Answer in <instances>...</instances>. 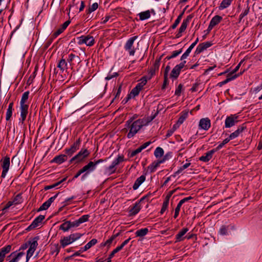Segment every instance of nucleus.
Returning a JSON list of instances; mask_svg holds the SVG:
<instances>
[{
	"label": "nucleus",
	"instance_id": "12",
	"mask_svg": "<svg viewBox=\"0 0 262 262\" xmlns=\"http://www.w3.org/2000/svg\"><path fill=\"white\" fill-rule=\"evenodd\" d=\"M45 216L40 215L36 217L31 224L27 228V230H31L39 226V224L45 219Z\"/></svg>",
	"mask_w": 262,
	"mask_h": 262
},
{
	"label": "nucleus",
	"instance_id": "46",
	"mask_svg": "<svg viewBox=\"0 0 262 262\" xmlns=\"http://www.w3.org/2000/svg\"><path fill=\"white\" fill-rule=\"evenodd\" d=\"M83 234L80 233H75L73 234H71L69 236L72 239V241L74 242L75 241L80 238Z\"/></svg>",
	"mask_w": 262,
	"mask_h": 262
},
{
	"label": "nucleus",
	"instance_id": "13",
	"mask_svg": "<svg viewBox=\"0 0 262 262\" xmlns=\"http://www.w3.org/2000/svg\"><path fill=\"white\" fill-rule=\"evenodd\" d=\"M212 43L210 42L207 41L205 42H203L199 44L194 52L195 55H198L204 51L205 50H206L207 48L211 46Z\"/></svg>",
	"mask_w": 262,
	"mask_h": 262
},
{
	"label": "nucleus",
	"instance_id": "7",
	"mask_svg": "<svg viewBox=\"0 0 262 262\" xmlns=\"http://www.w3.org/2000/svg\"><path fill=\"white\" fill-rule=\"evenodd\" d=\"M90 155V152L86 149H81V150L70 161L72 163L73 161L76 160L77 162L81 161L83 159L87 157Z\"/></svg>",
	"mask_w": 262,
	"mask_h": 262
},
{
	"label": "nucleus",
	"instance_id": "52",
	"mask_svg": "<svg viewBox=\"0 0 262 262\" xmlns=\"http://www.w3.org/2000/svg\"><path fill=\"white\" fill-rule=\"evenodd\" d=\"M244 59H243L240 62L237 64V66L235 68V69L231 72L229 74V75L230 76H231L232 75H233V74L235 73L238 70V69H239L241 64H242V63L244 61Z\"/></svg>",
	"mask_w": 262,
	"mask_h": 262
},
{
	"label": "nucleus",
	"instance_id": "50",
	"mask_svg": "<svg viewBox=\"0 0 262 262\" xmlns=\"http://www.w3.org/2000/svg\"><path fill=\"white\" fill-rule=\"evenodd\" d=\"M98 7V4L97 3H95L92 4V6H90L89 8L87 10L88 13H91L93 11H95Z\"/></svg>",
	"mask_w": 262,
	"mask_h": 262
},
{
	"label": "nucleus",
	"instance_id": "40",
	"mask_svg": "<svg viewBox=\"0 0 262 262\" xmlns=\"http://www.w3.org/2000/svg\"><path fill=\"white\" fill-rule=\"evenodd\" d=\"M184 11H183L177 17V18L176 19L174 24L171 26V28L174 29H175L178 24L180 23V21L181 20L182 17L183 16V15L184 14Z\"/></svg>",
	"mask_w": 262,
	"mask_h": 262
},
{
	"label": "nucleus",
	"instance_id": "62",
	"mask_svg": "<svg viewBox=\"0 0 262 262\" xmlns=\"http://www.w3.org/2000/svg\"><path fill=\"white\" fill-rule=\"evenodd\" d=\"M12 110L7 109V112H6V120L7 121H9L11 117H12Z\"/></svg>",
	"mask_w": 262,
	"mask_h": 262
},
{
	"label": "nucleus",
	"instance_id": "61",
	"mask_svg": "<svg viewBox=\"0 0 262 262\" xmlns=\"http://www.w3.org/2000/svg\"><path fill=\"white\" fill-rule=\"evenodd\" d=\"M183 88V85L182 84H180L177 89L175 91V95L177 96H180L181 93V91Z\"/></svg>",
	"mask_w": 262,
	"mask_h": 262
},
{
	"label": "nucleus",
	"instance_id": "32",
	"mask_svg": "<svg viewBox=\"0 0 262 262\" xmlns=\"http://www.w3.org/2000/svg\"><path fill=\"white\" fill-rule=\"evenodd\" d=\"M163 163V160H159L156 162H153L150 165L148 166V168L150 169V171L154 172L156 169L160 165L161 163Z\"/></svg>",
	"mask_w": 262,
	"mask_h": 262
},
{
	"label": "nucleus",
	"instance_id": "27",
	"mask_svg": "<svg viewBox=\"0 0 262 262\" xmlns=\"http://www.w3.org/2000/svg\"><path fill=\"white\" fill-rule=\"evenodd\" d=\"M73 242L69 235L68 236H64L60 239V243L62 248H64L67 245L72 243Z\"/></svg>",
	"mask_w": 262,
	"mask_h": 262
},
{
	"label": "nucleus",
	"instance_id": "6",
	"mask_svg": "<svg viewBox=\"0 0 262 262\" xmlns=\"http://www.w3.org/2000/svg\"><path fill=\"white\" fill-rule=\"evenodd\" d=\"M193 17L192 14H190L187 16L186 18L183 20V22L179 29L178 33L176 35V38H178L182 36V33L186 30L188 24Z\"/></svg>",
	"mask_w": 262,
	"mask_h": 262
},
{
	"label": "nucleus",
	"instance_id": "54",
	"mask_svg": "<svg viewBox=\"0 0 262 262\" xmlns=\"http://www.w3.org/2000/svg\"><path fill=\"white\" fill-rule=\"evenodd\" d=\"M64 31L63 29H62L61 27L57 29L56 31H55L52 35L53 38H56L58 35H59L61 33H62Z\"/></svg>",
	"mask_w": 262,
	"mask_h": 262
},
{
	"label": "nucleus",
	"instance_id": "10",
	"mask_svg": "<svg viewBox=\"0 0 262 262\" xmlns=\"http://www.w3.org/2000/svg\"><path fill=\"white\" fill-rule=\"evenodd\" d=\"M81 143L80 138L78 139L69 148L66 149V153L69 156H71L79 147Z\"/></svg>",
	"mask_w": 262,
	"mask_h": 262
},
{
	"label": "nucleus",
	"instance_id": "9",
	"mask_svg": "<svg viewBox=\"0 0 262 262\" xmlns=\"http://www.w3.org/2000/svg\"><path fill=\"white\" fill-rule=\"evenodd\" d=\"M237 116L236 115H231L227 117L225 120V126L226 128L231 127L237 122Z\"/></svg>",
	"mask_w": 262,
	"mask_h": 262
},
{
	"label": "nucleus",
	"instance_id": "49",
	"mask_svg": "<svg viewBox=\"0 0 262 262\" xmlns=\"http://www.w3.org/2000/svg\"><path fill=\"white\" fill-rule=\"evenodd\" d=\"M50 206V204L47 202L43 203L42 205L37 209V211L39 212L42 210H47Z\"/></svg>",
	"mask_w": 262,
	"mask_h": 262
},
{
	"label": "nucleus",
	"instance_id": "53",
	"mask_svg": "<svg viewBox=\"0 0 262 262\" xmlns=\"http://www.w3.org/2000/svg\"><path fill=\"white\" fill-rule=\"evenodd\" d=\"M119 74L117 72H115L113 74L109 73L108 75L105 78L106 80H110L114 77L118 76Z\"/></svg>",
	"mask_w": 262,
	"mask_h": 262
},
{
	"label": "nucleus",
	"instance_id": "43",
	"mask_svg": "<svg viewBox=\"0 0 262 262\" xmlns=\"http://www.w3.org/2000/svg\"><path fill=\"white\" fill-rule=\"evenodd\" d=\"M29 93H30L29 91H26L23 93L22 97H21L20 104H26L25 103L29 98Z\"/></svg>",
	"mask_w": 262,
	"mask_h": 262
},
{
	"label": "nucleus",
	"instance_id": "11",
	"mask_svg": "<svg viewBox=\"0 0 262 262\" xmlns=\"http://www.w3.org/2000/svg\"><path fill=\"white\" fill-rule=\"evenodd\" d=\"M12 250V246L8 245L0 249V262H3L6 257V254L9 253Z\"/></svg>",
	"mask_w": 262,
	"mask_h": 262
},
{
	"label": "nucleus",
	"instance_id": "45",
	"mask_svg": "<svg viewBox=\"0 0 262 262\" xmlns=\"http://www.w3.org/2000/svg\"><path fill=\"white\" fill-rule=\"evenodd\" d=\"M59 251L60 247H59L58 244H55L51 247V253L52 254H54V253H55L56 255H57L59 252Z\"/></svg>",
	"mask_w": 262,
	"mask_h": 262
},
{
	"label": "nucleus",
	"instance_id": "42",
	"mask_svg": "<svg viewBox=\"0 0 262 262\" xmlns=\"http://www.w3.org/2000/svg\"><path fill=\"white\" fill-rule=\"evenodd\" d=\"M228 226L222 225L219 230V233L222 235H227L228 234Z\"/></svg>",
	"mask_w": 262,
	"mask_h": 262
},
{
	"label": "nucleus",
	"instance_id": "20",
	"mask_svg": "<svg viewBox=\"0 0 262 262\" xmlns=\"http://www.w3.org/2000/svg\"><path fill=\"white\" fill-rule=\"evenodd\" d=\"M68 157L66 155H60L55 157L51 161V162L56 163L60 164L67 161Z\"/></svg>",
	"mask_w": 262,
	"mask_h": 262
},
{
	"label": "nucleus",
	"instance_id": "59",
	"mask_svg": "<svg viewBox=\"0 0 262 262\" xmlns=\"http://www.w3.org/2000/svg\"><path fill=\"white\" fill-rule=\"evenodd\" d=\"M141 151H142V150L141 149V148L140 147H138L136 150L132 151L130 153L129 157L132 158V157H134L137 154H138L140 153V152H141Z\"/></svg>",
	"mask_w": 262,
	"mask_h": 262
},
{
	"label": "nucleus",
	"instance_id": "29",
	"mask_svg": "<svg viewBox=\"0 0 262 262\" xmlns=\"http://www.w3.org/2000/svg\"><path fill=\"white\" fill-rule=\"evenodd\" d=\"M38 238V237L36 236L34 237L32 240L28 241L29 244V248H32L35 250H36L38 246L37 241Z\"/></svg>",
	"mask_w": 262,
	"mask_h": 262
},
{
	"label": "nucleus",
	"instance_id": "2",
	"mask_svg": "<svg viewBox=\"0 0 262 262\" xmlns=\"http://www.w3.org/2000/svg\"><path fill=\"white\" fill-rule=\"evenodd\" d=\"M109 158H106L105 159H99L93 162L90 161L86 165L82 168L84 173L82 175L81 179L84 180L90 173L96 169V165L99 163L106 161Z\"/></svg>",
	"mask_w": 262,
	"mask_h": 262
},
{
	"label": "nucleus",
	"instance_id": "14",
	"mask_svg": "<svg viewBox=\"0 0 262 262\" xmlns=\"http://www.w3.org/2000/svg\"><path fill=\"white\" fill-rule=\"evenodd\" d=\"M199 126L201 129L208 130L211 126L210 120L208 118H202L200 120Z\"/></svg>",
	"mask_w": 262,
	"mask_h": 262
},
{
	"label": "nucleus",
	"instance_id": "36",
	"mask_svg": "<svg viewBox=\"0 0 262 262\" xmlns=\"http://www.w3.org/2000/svg\"><path fill=\"white\" fill-rule=\"evenodd\" d=\"M232 1L233 0H223L219 6V9L223 10L227 8L229 5H230Z\"/></svg>",
	"mask_w": 262,
	"mask_h": 262
},
{
	"label": "nucleus",
	"instance_id": "22",
	"mask_svg": "<svg viewBox=\"0 0 262 262\" xmlns=\"http://www.w3.org/2000/svg\"><path fill=\"white\" fill-rule=\"evenodd\" d=\"M141 209L140 202H136L129 210V216H133L137 214Z\"/></svg>",
	"mask_w": 262,
	"mask_h": 262
},
{
	"label": "nucleus",
	"instance_id": "37",
	"mask_svg": "<svg viewBox=\"0 0 262 262\" xmlns=\"http://www.w3.org/2000/svg\"><path fill=\"white\" fill-rule=\"evenodd\" d=\"M163 155L164 150L161 147H158L156 148L154 152V155L157 158L162 157Z\"/></svg>",
	"mask_w": 262,
	"mask_h": 262
},
{
	"label": "nucleus",
	"instance_id": "3",
	"mask_svg": "<svg viewBox=\"0 0 262 262\" xmlns=\"http://www.w3.org/2000/svg\"><path fill=\"white\" fill-rule=\"evenodd\" d=\"M124 161V156L123 155H119L109 166H105L104 173L108 175H111L115 173L117 169L116 166Z\"/></svg>",
	"mask_w": 262,
	"mask_h": 262
},
{
	"label": "nucleus",
	"instance_id": "35",
	"mask_svg": "<svg viewBox=\"0 0 262 262\" xmlns=\"http://www.w3.org/2000/svg\"><path fill=\"white\" fill-rule=\"evenodd\" d=\"M187 116H188L187 112L183 113L181 114V115L180 116V117L179 118V119L176 124L177 125H178L179 126H180V125L181 124H182L184 122V121L185 120V119L187 117Z\"/></svg>",
	"mask_w": 262,
	"mask_h": 262
},
{
	"label": "nucleus",
	"instance_id": "64",
	"mask_svg": "<svg viewBox=\"0 0 262 262\" xmlns=\"http://www.w3.org/2000/svg\"><path fill=\"white\" fill-rule=\"evenodd\" d=\"M75 57H77V58H79V57L78 56H75V54H73L72 53L70 54L69 55V57L68 58V61L70 63L72 62V61L74 60V59L75 58Z\"/></svg>",
	"mask_w": 262,
	"mask_h": 262
},
{
	"label": "nucleus",
	"instance_id": "24",
	"mask_svg": "<svg viewBox=\"0 0 262 262\" xmlns=\"http://www.w3.org/2000/svg\"><path fill=\"white\" fill-rule=\"evenodd\" d=\"M181 70V69L178 65L176 66L171 71L170 74V77L173 79H177L180 75Z\"/></svg>",
	"mask_w": 262,
	"mask_h": 262
},
{
	"label": "nucleus",
	"instance_id": "56",
	"mask_svg": "<svg viewBox=\"0 0 262 262\" xmlns=\"http://www.w3.org/2000/svg\"><path fill=\"white\" fill-rule=\"evenodd\" d=\"M140 92V90L138 89L137 88L135 87L133 90H132L130 94L133 95L134 97H135L139 95V93Z\"/></svg>",
	"mask_w": 262,
	"mask_h": 262
},
{
	"label": "nucleus",
	"instance_id": "30",
	"mask_svg": "<svg viewBox=\"0 0 262 262\" xmlns=\"http://www.w3.org/2000/svg\"><path fill=\"white\" fill-rule=\"evenodd\" d=\"M141 20H143L149 18L150 17V12L149 10L142 12L138 14Z\"/></svg>",
	"mask_w": 262,
	"mask_h": 262
},
{
	"label": "nucleus",
	"instance_id": "4",
	"mask_svg": "<svg viewBox=\"0 0 262 262\" xmlns=\"http://www.w3.org/2000/svg\"><path fill=\"white\" fill-rule=\"evenodd\" d=\"M137 36H134L128 39L124 46V49L128 52L130 56L135 55L136 48L134 46L135 40L137 38Z\"/></svg>",
	"mask_w": 262,
	"mask_h": 262
},
{
	"label": "nucleus",
	"instance_id": "16",
	"mask_svg": "<svg viewBox=\"0 0 262 262\" xmlns=\"http://www.w3.org/2000/svg\"><path fill=\"white\" fill-rule=\"evenodd\" d=\"M160 58L156 59L153 66L150 68L148 74L149 75L148 76V80L150 79L151 77L155 75L156 71H158L160 67Z\"/></svg>",
	"mask_w": 262,
	"mask_h": 262
},
{
	"label": "nucleus",
	"instance_id": "18",
	"mask_svg": "<svg viewBox=\"0 0 262 262\" xmlns=\"http://www.w3.org/2000/svg\"><path fill=\"white\" fill-rule=\"evenodd\" d=\"M25 253L23 252H19L16 253V252H14L11 253L7 258L12 257V259L10 260L9 262H18L21 257L24 256Z\"/></svg>",
	"mask_w": 262,
	"mask_h": 262
},
{
	"label": "nucleus",
	"instance_id": "15",
	"mask_svg": "<svg viewBox=\"0 0 262 262\" xmlns=\"http://www.w3.org/2000/svg\"><path fill=\"white\" fill-rule=\"evenodd\" d=\"M223 19V18L222 16L219 15H215L214 16L211 20L210 24L209 25L208 28V31H210L212 28L219 24Z\"/></svg>",
	"mask_w": 262,
	"mask_h": 262
},
{
	"label": "nucleus",
	"instance_id": "1",
	"mask_svg": "<svg viewBox=\"0 0 262 262\" xmlns=\"http://www.w3.org/2000/svg\"><path fill=\"white\" fill-rule=\"evenodd\" d=\"M134 118H130L129 120L126 121L125 123L126 128L123 129L124 131H127L129 129V132L127 135V137L128 139L133 138L145 125L144 121L142 119H138L133 121Z\"/></svg>",
	"mask_w": 262,
	"mask_h": 262
},
{
	"label": "nucleus",
	"instance_id": "23",
	"mask_svg": "<svg viewBox=\"0 0 262 262\" xmlns=\"http://www.w3.org/2000/svg\"><path fill=\"white\" fill-rule=\"evenodd\" d=\"M242 73H241L240 74H235L234 75H233V76H230L229 74L227 76V78L224 81H222V82H220L219 83H217V85L219 86L220 87H221L223 85L227 83L228 82L235 79L236 78H237L239 75H241Z\"/></svg>",
	"mask_w": 262,
	"mask_h": 262
},
{
	"label": "nucleus",
	"instance_id": "58",
	"mask_svg": "<svg viewBox=\"0 0 262 262\" xmlns=\"http://www.w3.org/2000/svg\"><path fill=\"white\" fill-rule=\"evenodd\" d=\"M148 79V76H144L140 80L139 83L143 87L146 84Z\"/></svg>",
	"mask_w": 262,
	"mask_h": 262
},
{
	"label": "nucleus",
	"instance_id": "48",
	"mask_svg": "<svg viewBox=\"0 0 262 262\" xmlns=\"http://www.w3.org/2000/svg\"><path fill=\"white\" fill-rule=\"evenodd\" d=\"M182 205H183V203H181V201H180L179 202V203L178 204L177 206L176 207V208L175 209L174 214L173 216V217L174 219H176L178 216V215L179 214L180 208Z\"/></svg>",
	"mask_w": 262,
	"mask_h": 262
},
{
	"label": "nucleus",
	"instance_id": "41",
	"mask_svg": "<svg viewBox=\"0 0 262 262\" xmlns=\"http://www.w3.org/2000/svg\"><path fill=\"white\" fill-rule=\"evenodd\" d=\"M182 52V49H181L178 51H174L172 52V54L170 56H167L166 57L165 59L169 60L172 58L176 57L178 56Z\"/></svg>",
	"mask_w": 262,
	"mask_h": 262
},
{
	"label": "nucleus",
	"instance_id": "26",
	"mask_svg": "<svg viewBox=\"0 0 262 262\" xmlns=\"http://www.w3.org/2000/svg\"><path fill=\"white\" fill-rule=\"evenodd\" d=\"M145 180V176L144 175H142L136 180L135 183L133 186V188L134 190L137 189L140 185Z\"/></svg>",
	"mask_w": 262,
	"mask_h": 262
},
{
	"label": "nucleus",
	"instance_id": "57",
	"mask_svg": "<svg viewBox=\"0 0 262 262\" xmlns=\"http://www.w3.org/2000/svg\"><path fill=\"white\" fill-rule=\"evenodd\" d=\"M148 79V76H144L140 80L139 83L143 87L146 84Z\"/></svg>",
	"mask_w": 262,
	"mask_h": 262
},
{
	"label": "nucleus",
	"instance_id": "63",
	"mask_svg": "<svg viewBox=\"0 0 262 262\" xmlns=\"http://www.w3.org/2000/svg\"><path fill=\"white\" fill-rule=\"evenodd\" d=\"M191 51L187 49L186 52L182 55L181 57V60H183L184 59H186L189 55Z\"/></svg>",
	"mask_w": 262,
	"mask_h": 262
},
{
	"label": "nucleus",
	"instance_id": "5",
	"mask_svg": "<svg viewBox=\"0 0 262 262\" xmlns=\"http://www.w3.org/2000/svg\"><path fill=\"white\" fill-rule=\"evenodd\" d=\"M3 170L1 174L2 178H5L10 167V158L6 156L2 158L0 161Z\"/></svg>",
	"mask_w": 262,
	"mask_h": 262
},
{
	"label": "nucleus",
	"instance_id": "44",
	"mask_svg": "<svg viewBox=\"0 0 262 262\" xmlns=\"http://www.w3.org/2000/svg\"><path fill=\"white\" fill-rule=\"evenodd\" d=\"M97 243V240L95 238L92 239L91 241H90L87 244H86L84 246L85 249H89L91 248L93 246L96 244Z\"/></svg>",
	"mask_w": 262,
	"mask_h": 262
},
{
	"label": "nucleus",
	"instance_id": "31",
	"mask_svg": "<svg viewBox=\"0 0 262 262\" xmlns=\"http://www.w3.org/2000/svg\"><path fill=\"white\" fill-rule=\"evenodd\" d=\"M244 6L246 7L245 10L240 14L239 17V21L241 22L242 18L246 16L250 10V7L248 5V2H246V3L244 4Z\"/></svg>",
	"mask_w": 262,
	"mask_h": 262
},
{
	"label": "nucleus",
	"instance_id": "8",
	"mask_svg": "<svg viewBox=\"0 0 262 262\" xmlns=\"http://www.w3.org/2000/svg\"><path fill=\"white\" fill-rule=\"evenodd\" d=\"M90 217V215L88 214H85L81 216L80 217H79L78 220L73 221L71 222L70 221V228H73V227H78L81 224L83 223L84 222H86L88 221Z\"/></svg>",
	"mask_w": 262,
	"mask_h": 262
},
{
	"label": "nucleus",
	"instance_id": "47",
	"mask_svg": "<svg viewBox=\"0 0 262 262\" xmlns=\"http://www.w3.org/2000/svg\"><path fill=\"white\" fill-rule=\"evenodd\" d=\"M179 127V126L178 125H177L176 124H174L173 125V126H172V128H171V129H169V130H168L167 131V134H166V137H169L171 136L172 135V134L174 133V131H175L177 128H178Z\"/></svg>",
	"mask_w": 262,
	"mask_h": 262
},
{
	"label": "nucleus",
	"instance_id": "28",
	"mask_svg": "<svg viewBox=\"0 0 262 262\" xmlns=\"http://www.w3.org/2000/svg\"><path fill=\"white\" fill-rule=\"evenodd\" d=\"M84 43L88 46H92L94 44L95 39L94 37L90 35L84 36Z\"/></svg>",
	"mask_w": 262,
	"mask_h": 262
},
{
	"label": "nucleus",
	"instance_id": "25",
	"mask_svg": "<svg viewBox=\"0 0 262 262\" xmlns=\"http://www.w3.org/2000/svg\"><path fill=\"white\" fill-rule=\"evenodd\" d=\"M188 231L187 228H183L176 235V243L181 242L183 240L184 237L183 236L186 234Z\"/></svg>",
	"mask_w": 262,
	"mask_h": 262
},
{
	"label": "nucleus",
	"instance_id": "38",
	"mask_svg": "<svg viewBox=\"0 0 262 262\" xmlns=\"http://www.w3.org/2000/svg\"><path fill=\"white\" fill-rule=\"evenodd\" d=\"M67 62L65 59H62L59 62L57 67L59 68L62 72L67 68Z\"/></svg>",
	"mask_w": 262,
	"mask_h": 262
},
{
	"label": "nucleus",
	"instance_id": "17",
	"mask_svg": "<svg viewBox=\"0 0 262 262\" xmlns=\"http://www.w3.org/2000/svg\"><path fill=\"white\" fill-rule=\"evenodd\" d=\"M29 105L26 104H20V116L21 118L22 123L25 120L27 115L28 113Z\"/></svg>",
	"mask_w": 262,
	"mask_h": 262
},
{
	"label": "nucleus",
	"instance_id": "21",
	"mask_svg": "<svg viewBox=\"0 0 262 262\" xmlns=\"http://www.w3.org/2000/svg\"><path fill=\"white\" fill-rule=\"evenodd\" d=\"M246 128V126L244 124L239 126L235 132L230 135V138L234 139L237 138Z\"/></svg>",
	"mask_w": 262,
	"mask_h": 262
},
{
	"label": "nucleus",
	"instance_id": "33",
	"mask_svg": "<svg viewBox=\"0 0 262 262\" xmlns=\"http://www.w3.org/2000/svg\"><path fill=\"white\" fill-rule=\"evenodd\" d=\"M148 232V229L147 228H142L137 230L136 232V236L143 237L147 234Z\"/></svg>",
	"mask_w": 262,
	"mask_h": 262
},
{
	"label": "nucleus",
	"instance_id": "55",
	"mask_svg": "<svg viewBox=\"0 0 262 262\" xmlns=\"http://www.w3.org/2000/svg\"><path fill=\"white\" fill-rule=\"evenodd\" d=\"M35 251V250L32 249V248H29V249L27 251L26 256L27 261H28V259L33 255Z\"/></svg>",
	"mask_w": 262,
	"mask_h": 262
},
{
	"label": "nucleus",
	"instance_id": "19",
	"mask_svg": "<svg viewBox=\"0 0 262 262\" xmlns=\"http://www.w3.org/2000/svg\"><path fill=\"white\" fill-rule=\"evenodd\" d=\"M215 152V150L212 149L207 152L205 155L201 156L199 159L201 161L205 162H208L212 157L213 154Z\"/></svg>",
	"mask_w": 262,
	"mask_h": 262
},
{
	"label": "nucleus",
	"instance_id": "60",
	"mask_svg": "<svg viewBox=\"0 0 262 262\" xmlns=\"http://www.w3.org/2000/svg\"><path fill=\"white\" fill-rule=\"evenodd\" d=\"M190 165V163H186L184 164L182 167L180 168V169L176 172V173H179L181 172L182 170L188 168Z\"/></svg>",
	"mask_w": 262,
	"mask_h": 262
},
{
	"label": "nucleus",
	"instance_id": "34",
	"mask_svg": "<svg viewBox=\"0 0 262 262\" xmlns=\"http://www.w3.org/2000/svg\"><path fill=\"white\" fill-rule=\"evenodd\" d=\"M70 221H68L62 223L59 227V229L63 230L64 232L68 231L70 228Z\"/></svg>",
	"mask_w": 262,
	"mask_h": 262
},
{
	"label": "nucleus",
	"instance_id": "51",
	"mask_svg": "<svg viewBox=\"0 0 262 262\" xmlns=\"http://www.w3.org/2000/svg\"><path fill=\"white\" fill-rule=\"evenodd\" d=\"M119 251H120V250L119 249V248H118V247L116 249H115L109 255V257L107 259V262H111L112 258L113 257L114 255L117 252H118Z\"/></svg>",
	"mask_w": 262,
	"mask_h": 262
},
{
	"label": "nucleus",
	"instance_id": "39",
	"mask_svg": "<svg viewBox=\"0 0 262 262\" xmlns=\"http://www.w3.org/2000/svg\"><path fill=\"white\" fill-rule=\"evenodd\" d=\"M168 204H169V201H168V198H165L164 201L162 204V207L161 210L160 211L161 214H163L164 212L167 210Z\"/></svg>",
	"mask_w": 262,
	"mask_h": 262
}]
</instances>
